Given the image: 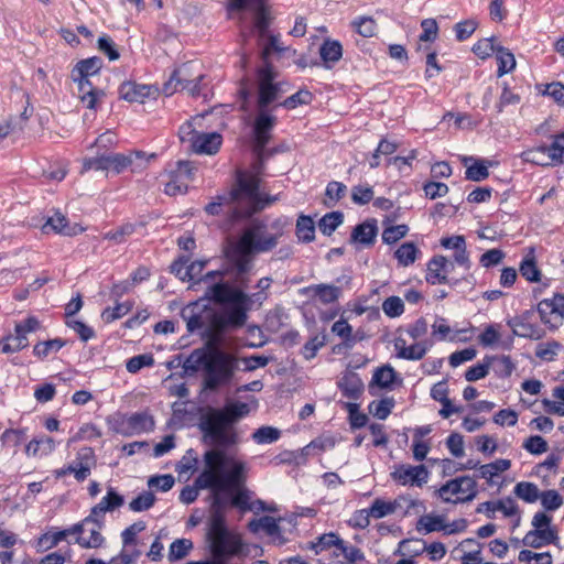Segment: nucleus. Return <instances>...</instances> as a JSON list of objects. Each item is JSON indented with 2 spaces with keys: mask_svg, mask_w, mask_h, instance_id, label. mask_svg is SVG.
I'll list each match as a JSON object with an SVG mask.
<instances>
[{
  "mask_svg": "<svg viewBox=\"0 0 564 564\" xmlns=\"http://www.w3.org/2000/svg\"><path fill=\"white\" fill-rule=\"evenodd\" d=\"M203 460L204 469L195 479L194 486H186L180 494L183 503L194 502L200 489H212L215 492L228 490L238 488L247 480L249 468L246 462L221 448L206 451Z\"/></svg>",
  "mask_w": 564,
  "mask_h": 564,
  "instance_id": "1",
  "label": "nucleus"
},
{
  "mask_svg": "<svg viewBox=\"0 0 564 564\" xmlns=\"http://www.w3.org/2000/svg\"><path fill=\"white\" fill-rule=\"evenodd\" d=\"M260 177L250 171L239 172L234 188L218 196L205 210L209 215L227 214L232 221L246 218L263 209L271 200L263 199L259 192Z\"/></svg>",
  "mask_w": 564,
  "mask_h": 564,
  "instance_id": "2",
  "label": "nucleus"
},
{
  "mask_svg": "<svg viewBox=\"0 0 564 564\" xmlns=\"http://www.w3.org/2000/svg\"><path fill=\"white\" fill-rule=\"evenodd\" d=\"M272 283L271 278H262L258 281L257 288L260 292L252 295L246 294L242 290L234 288L228 283H215L205 291V297L216 304L228 306L225 312V324L240 327L247 321V312L252 303L261 304L267 299V291Z\"/></svg>",
  "mask_w": 564,
  "mask_h": 564,
  "instance_id": "3",
  "label": "nucleus"
},
{
  "mask_svg": "<svg viewBox=\"0 0 564 564\" xmlns=\"http://www.w3.org/2000/svg\"><path fill=\"white\" fill-rule=\"evenodd\" d=\"M188 371L203 370V387L215 391L228 384L237 368L235 356L219 348L195 349L184 362Z\"/></svg>",
  "mask_w": 564,
  "mask_h": 564,
  "instance_id": "4",
  "label": "nucleus"
},
{
  "mask_svg": "<svg viewBox=\"0 0 564 564\" xmlns=\"http://www.w3.org/2000/svg\"><path fill=\"white\" fill-rule=\"evenodd\" d=\"M274 231H269L262 224H254L247 228L231 251V261L241 275L251 269V257L254 252H264L273 249L278 238L282 235L278 221L272 224Z\"/></svg>",
  "mask_w": 564,
  "mask_h": 564,
  "instance_id": "5",
  "label": "nucleus"
},
{
  "mask_svg": "<svg viewBox=\"0 0 564 564\" xmlns=\"http://www.w3.org/2000/svg\"><path fill=\"white\" fill-rule=\"evenodd\" d=\"M219 499L213 502L214 512L209 521L207 542L210 555L226 564L232 557L239 556L243 551L242 538L239 533L228 529L225 516L219 510Z\"/></svg>",
  "mask_w": 564,
  "mask_h": 564,
  "instance_id": "6",
  "label": "nucleus"
},
{
  "mask_svg": "<svg viewBox=\"0 0 564 564\" xmlns=\"http://www.w3.org/2000/svg\"><path fill=\"white\" fill-rule=\"evenodd\" d=\"M198 427L204 441L221 448L239 443V434L223 412L217 408H208L200 414Z\"/></svg>",
  "mask_w": 564,
  "mask_h": 564,
  "instance_id": "7",
  "label": "nucleus"
},
{
  "mask_svg": "<svg viewBox=\"0 0 564 564\" xmlns=\"http://www.w3.org/2000/svg\"><path fill=\"white\" fill-rule=\"evenodd\" d=\"M477 482L470 476H459L443 484L436 490V497L445 503H464L477 496Z\"/></svg>",
  "mask_w": 564,
  "mask_h": 564,
  "instance_id": "8",
  "label": "nucleus"
},
{
  "mask_svg": "<svg viewBox=\"0 0 564 564\" xmlns=\"http://www.w3.org/2000/svg\"><path fill=\"white\" fill-rule=\"evenodd\" d=\"M268 0H230L227 11L230 18H241L242 12H250L253 15V26L261 39L269 34L270 20L265 9Z\"/></svg>",
  "mask_w": 564,
  "mask_h": 564,
  "instance_id": "9",
  "label": "nucleus"
},
{
  "mask_svg": "<svg viewBox=\"0 0 564 564\" xmlns=\"http://www.w3.org/2000/svg\"><path fill=\"white\" fill-rule=\"evenodd\" d=\"M180 139L183 143H188L192 150L197 154H215L218 152L223 137L217 132H199L193 129L191 122L180 127Z\"/></svg>",
  "mask_w": 564,
  "mask_h": 564,
  "instance_id": "10",
  "label": "nucleus"
},
{
  "mask_svg": "<svg viewBox=\"0 0 564 564\" xmlns=\"http://www.w3.org/2000/svg\"><path fill=\"white\" fill-rule=\"evenodd\" d=\"M194 165L189 161H177L167 164L165 174L169 181L165 183L164 193L170 196L185 194L189 183L194 178Z\"/></svg>",
  "mask_w": 564,
  "mask_h": 564,
  "instance_id": "11",
  "label": "nucleus"
},
{
  "mask_svg": "<svg viewBox=\"0 0 564 564\" xmlns=\"http://www.w3.org/2000/svg\"><path fill=\"white\" fill-rule=\"evenodd\" d=\"M259 96L258 106L260 109L267 108L270 104L279 99L290 89L286 82H274L275 73L270 65H265L259 70Z\"/></svg>",
  "mask_w": 564,
  "mask_h": 564,
  "instance_id": "12",
  "label": "nucleus"
},
{
  "mask_svg": "<svg viewBox=\"0 0 564 564\" xmlns=\"http://www.w3.org/2000/svg\"><path fill=\"white\" fill-rule=\"evenodd\" d=\"M430 470L423 465L399 464L390 473L391 479L399 486L422 488L429 482Z\"/></svg>",
  "mask_w": 564,
  "mask_h": 564,
  "instance_id": "13",
  "label": "nucleus"
},
{
  "mask_svg": "<svg viewBox=\"0 0 564 564\" xmlns=\"http://www.w3.org/2000/svg\"><path fill=\"white\" fill-rule=\"evenodd\" d=\"M154 429V420L147 412H135L120 415L113 422V431L123 436H134L149 433Z\"/></svg>",
  "mask_w": 564,
  "mask_h": 564,
  "instance_id": "14",
  "label": "nucleus"
},
{
  "mask_svg": "<svg viewBox=\"0 0 564 564\" xmlns=\"http://www.w3.org/2000/svg\"><path fill=\"white\" fill-rule=\"evenodd\" d=\"M123 503V496L118 494L115 488L108 487L106 496L91 508L89 516H87L82 523H84V527L88 523L101 527L105 520V514L119 509Z\"/></svg>",
  "mask_w": 564,
  "mask_h": 564,
  "instance_id": "15",
  "label": "nucleus"
},
{
  "mask_svg": "<svg viewBox=\"0 0 564 564\" xmlns=\"http://www.w3.org/2000/svg\"><path fill=\"white\" fill-rule=\"evenodd\" d=\"M538 312L545 325L557 328L564 319V294L556 293L552 299L540 301Z\"/></svg>",
  "mask_w": 564,
  "mask_h": 564,
  "instance_id": "16",
  "label": "nucleus"
},
{
  "mask_svg": "<svg viewBox=\"0 0 564 564\" xmlns=\"http://www.w3.org/2000/svg\"><path fill=\"white\" fill-rule=\"evenodd\" d=\"M156 155L154 153L147 154L142 151H131L128 154L123 153H113L106 155L107 161V172H113L116 174H120L126 171L128 167H132V171H135L140 166H134L133 163L135 160H147L154 159Z\"/></svg>",
  "mask_w": 564,
  "mask_h": 564,
  "instance_id": "17",
  "label": "nucleus"
},
{
  "mask_svg": "<svg viewBox=\"0 0 564 564\" xmlns=\"http://www.w3.org/2000/svg\"><path fill=\"white\" fill-rule=\"evenodd\" d=\"M511 467V460L506 458H499L488 464H482L478 467L477 477L486 480L489 487L499 486L501 487L500 476L509 470Z\"/></svg>",
  "mask_w": 564,
  "mask_h": 564,
  "instance_id": "18",
  "label": "nucleus"
},
{
  "mask_svg": "<svg viewBox=\"0 0 564 564\" xmlns=\"http://www.w3.org/2000/svg\"><path fill=\"white\" fill-rule=\"evenodd\" d=\"M477 512L485 513L487 518L495 519L497 512L505 517H513L518 513V506L512 498H503L496 501H486L478 506Z\"/></svg>",
  "mask_w": 564,
  "mask_h": 564,
  "instance_id": "19",
  "label": "nucleus"
},
{
  "mask_svg": "<svg viewBox=\"0 0 564 564\" xmlns=\"http://www.w3.org/2000/svg\"><path fill=\"white\" fill-rule=\"evenodd\" d=\"M394 349L397 357L405 360H421L430 349L426 341H416L408 345L406 340L402 337L394 339Z\"/></svg>",
  "mask_w": 564,
  "mask_h": 564,
  "instance_id": "20",
  "label": "nucleus"
},
{
  "mask_svg": "<svg viewBox=\"0 0 564 564\" xmlns=\"http://www.w3.org/2000/svg\"><path fill=\"white\" fill-rule=\"evenodd\" d=\"M59 442L45 434L34 436L25 446V454L30 457L42 458L51 455Z\"/></svg>",
  "mask_w": 564,
  "mask_h": 564,
  "instance_id": "21",
  "label": "nucleus"
},
{
  "mask_svg": "<svg viewBox=\"0 0 564 564\" xmlns=\"http://www.w3.org/2000/svg\"><path fill=\"white\" fill-rule=\"evenodd\" d=\"M520 158L523 162L540 166H555L562 164L561 161H554L552 158L551 144L528 149L520 154Z\"/></svg>",
  "mask_w": 564,
  "mask_h": 564,
  "instance_id": "22",
  "label": "nucleus"
},
{
  "mask_svg": "<svg viewBox=\"0 0 564 564\" xmlns=\"http://www.w3.org/2000/svg\"><path fill=\"white\" fill-rule=\"evenodd\" d=\"M275 117L267 113L263 109L257 115L253 124V134L257 144L263 148L270 139V132L275 124Z\"/></svg>",
  "mask_w": 564,
  "mask_h": 564,
  "instance_id": "23",
  "label": "nucleus"
},
{
  "mask_svg": "<svg viewBox=\"0 0 564 564\" xmlns=\"http://www.w3.org/2000/svg\"><path fill=\"white\" fill-rule=\"evenodd\" d=\"M84 523L79 522L64 530H50L39 538V546L43 550H51L59 542L64 541L70 534H79L83 532Z\"/></svg>",
  "mask_w": 564,
  "mask_h": 564,
  "instance_id": "24",
  "label": "nucleus"
},
{
  "mask_svg": "<svg viewBox=\"0 0 564 564\" xmlns=\"http://www.w3.org/2000/svg\"><path fill=\"white\" fill-rule=\"evenodd\" d=\"M446 265V257L438 254L431 258L426 263V282L431 285L448 283L445 271Z\"/></svg>",
  "mask_w": 564,
  "mask_h": 564,
  "instance_id": "25",
  "label": "nucleus"
},
{
  "mask_svg": "<svg viewBox=\"0 0 564 564\" xmlns=\"http://www.w3.org/2000/svg\"><path fill=\"white\" fill-rule=\"evenodd\" d=\"M557 540V531L554 528H545V530L529 531L522 542L525 546L540 549L549 544H555Z\"/></svg>",
  "mask_w": 564,
  "mask_h": 564,
  "instance_id": "26",
  "label": "nucleus"
},
{
  "mask_svg": "<svg viewBox=\"0 0 564 564\" xmlns=\"http://www.w3.org/2000/svg\"><path fill=\"white\" fill-rule=\"evenodd\" d=\"M93 465L94 453L91 448H83L78 453L77 459L69 464V467H72L70 474H74L77 481H84L90 475Z\"/></svg>",
  "mask_w": 564,
  "mask_h": 564,
  "instance_id": "27",
  "label": "nucleus"
},
{
  "mask_svg": "<svg viewBox=\"0 0 564 564\" xmlns=\"http://www.w3.org/2000/svg\"><path fill=\"white\" fill-rule=\"evenodd\" d=\"M205 265H206V261H193L192 263H189L187 265V271H188L187 281H194L196 283L203 281L205 283H210V286L218 282L224 283L223 282L224 273L218 270L210 271L202 278V272H203ZM208 288H209V285L207 286V289Z\"/></svg>",
  "mask_w": 564,
  "mask_h": 564,
  "instance_id": "28",
  "label": "nucleus"
},
{
  "mask_svg": "<svg viewBox=\"0 0 564 564\" xmlns=\"http://www.w3.org/2000/svg\"><path fill=\"white\" fill-rule=\"evenodd\" d=\"M74 82L78 84L79 98L89 109H95L98 98L102 95V91L94 88L88 77H82L72 75Z\"/></svg>",
  "mask_w": 564,
  "mask_h": 564,
  "instance_id": "29",
  "label": "nucleus"
},
{
  "mask_svg": "<svg viewBox=\"0 0 564 564\" xmlns=\"http://www.w3.org/2000/svg\"><path fill=\"white\" fill-rule=\"evenodd\" d=\"M377 234V221L375 219H368L354 228L351 232V240L364 246H372Z\"/></svg>",
  "mask_w": 564,
  "mask_h": 564,
  "instance_id": "30",
  "label": "nucleus"
},
{
  "mask_svg": "<svg viewBox=\"0 0 564 564\" xmlns=\"http://www.w3.org/2000/svg\"><path fill=\"white\" fill-rule=\"evenodd\" d=\"M119 94L121 98L129 102H143L151 94V87L137 83H123L120 86Z\"/></svg>",
  "mask_w": 564,
  "mask_h": 564,
  "instance_id": "31",
  "label": "nucleus"
},
{
  "mask_svg": "<svg viewBox=\"0 0 564 564\" xmlns=\"http://www.w3.org/2000/svg\"><path fill=\"white\" fill-rule=\"evenodd\" d=\"M319 55L326 68H330L343 56V46L336 40L327 39L319 47Z\"/></svg>",
  "mask_w": 564,
  "mask_h": 564,
  "instance_id": "32",
  "label": "nucleus"
},
{
  "mask_svg": "<svg viewBox=\"0 0 564 564\" xmlns=\"http://www.w3.org/2000/svg\"><path fill=\"white\" fill-rule=\"evenodd\" d=\"M397 378L398 375L390 365L381 366L375 370L370 388L376 386L380 389L392 390Z\"/></svg>",
  "mask_w": 564,
  "mask_h": 564,
  "instance_id": "33",
  "label": "nucleus"
},
{
  "mask_svg": "<svg viewBox=\"0 0 564 564\" xmlns=\"http://www.w3.org/2000/svg\"><path fill=\"white\" fill-rule=\"evenodd\" d=\"M338 388L344 397L351 400H358L364 392V383L355 373L344 376L338 382Z\"/></svg>",
  "mask_w": 564,
  "mask_h": 564,
  "instance_id": "34",
  "label": "nucleus"
},
{
  "mask_svg": "<svg viewBox=\"0 0 564 564\" xmlns=\"http://www.w3.org/2000/svg\"><path fill=\"white\" fill-rule=\"evenodd\" d=\"M422 251L414 242H403L394 251V258L401 267L412 265L420 257Z\"/></svg>",
  "mask_w": 564,
  "mask_h": 564,
  "instance_id": "35",
  "label": "nucleus"
},
{
  "mask_svg": "<svg viewBox=\"0 0 564 564\" xmlns=\"http://www.w3.org/2000/svg\"><path fill=\"white\" fill-rule=\"evenodd\" d=\"M66 344L67 341L59 337L39 341L33 347V355L37 359L44 360L53 355H56L64 346H66Z\"/></svg>",
  "mask_w": 564,
  "mask_h": 564,
  "instance_id": "36",
  "label": "nucleus"
},
{
  "mask_svg": "<svg viewBox=\"0 0 564 564\" xmlns=\"http://www.w3.org/2000/svg\"><path fill=\"white\" fill-rule=\"evenodd\" d=\"M501 324L490 323L484 326L482 332L478 335V343L484 348H495L501 343Z\"/></svg>",
  "mask_w": 564,
  "mask_h": 564,
  "instance_id": "37",
  "label": "nucleus"
},
{
  "mask_svg": "<svg viewBox=\"0 0 564 564\" xmlns=\"http://www.w3.org/2000/svg\"><path fill=\"white\" fill-rule=\"evenodd\" d=\"M519 272L528 282H541V270L538 268L533 251L528 253L520 262Z\"/></svg>",
  "mask_w": 564,
  "mask_h": 564,
  "instance_id": "38",
  "label": "nucleus"
},
{
  "mask_svg": "<svg viewBox=\"0 0 564 564\" xmlns=\"http://www.w3.org/2000/svg\"><path fill=\"white\" fill-rule=\"evenodd\" d=\"M248 529L253 532H265L270 536L280 534V525L275 518L270 516H263L259 519H253L249 522Z\"/></svg>",
  "mask_w": 564,
  "mask_h": 564,
  "instance_id": "39",
  "label": "nucleus"
},
{
  "mask_svg": "<svg viewBox=\"0 0 564 564\" xmlns=\"http://www.w3.org/2000/svg\"><path fill=\"white\" fill-rule=\"evenodd\" d=\"M307 292H313L314 295L323 304H330L336 302L341 294L340 288L330 284L312 285L307 288Z\"/></svg>",
  "mask_w": 564,
  "mask_h": 564,
  "instance_id": "40",
  "label": "nucleus"
},
{
  "mask_svg": "<svg viewBox=\"0 0 564 564\" xmlns=\"http://www.w3.org/2000/svg\"><path fill=\"white\" fill-rule=\"evenodd\" d=\"M234 426L238 421L250 413V406L246 402H228L224 408L219 409Z\"/></svg>",
  "mask_w": 564,
  "mask_h": 564,
  "instance_id": "41",
  "label": "nucleus"
},
{
  "mask_svg": "<svg viewBox=\"0 0 564 564\" xmlns=\"http://www.w3.org/2000/svg\"><path fill=\"white\" fill-rule=\"evenodd\" d=\"M445 518L438 514H424L420 517L416 523V530L425 534L431 532H443Z\"/></svg>",
  "mask_w": 564,
  "mask_h": 564,
  "instance_id": "42",
  "label": "nucleus"
},
{
  "mask_svg": "<svg viewBox=\"0 0 564 564\" xmlns=\"http://www.w3.org/2000/svg\"><path fill=\"white\" fill-rule=\"evenodd\" d=\"M455 327H452L445 317L436 316L431 326L432 336L436 341H453Z\"/></svg>",
  "mask_w": 564,
  "mask_h": 564,
  "instance_id": "43",
  "label": "nucleus"
},
{
  "mask_svg": "<svg viewBox=\"0 0 564 564\" xmlns=\"http://www.w3.org/2000/svg\"><path fill=\"white\" fill-rule=\"evenodd\" d=\"M332 333L343 340L346 348H352L357 343V338L352 334L351 325L344 318H340L333 324Z\"/></svg>",
  "mask_w": 564,
  "mask_h": 564,
  "instance_id": "44",
  "label": "nucleus"
},
{
  "mask_svg": "<svg viewBox=\"0 0 564 564\" xmlns=\"http://www.w3.org/2000/svg\"><path fill=\"white\" fill-rule=\"evenodd\" d=\"M492 166L490 161L474 160V162L466 167L465 175L467 180L480 182L489 176L488 169Z\"/></svg>",
  "mask_w": 564,
  "mask_h": 564,
  "instance_id": "45",
  "label": "nucleus"
},
{
  "mask_svg": "<svg viewBox=\"0 0 564 564\" xmlns=\"http://www.w3.org/2000/svg\"><path fill=\"white\" fill-rule=\"evenodd\" d=\"M29 345L28 337L21 336L20 334H10L0 340V350L3 354L18 352Z\"/></svg>",
  "mask_w": 564,
  "mask_h": 564,
  "instance_id": "46",
  "label": "nucleus"
},
{
  "mask_svg": "<svg viewBox=\"0 0 564 564\" xmlns=\"http://www.w3.org/2000/svg\"><path fill=\"white\" fill-rule=\"evenodd\" d=\"M496 59L498 63L497 75L499 77L512 72L516 67L514 55L502 46H498L496 52Z\"/></svg>",
  "mask_w": 564,
  "mask_h": 564,
  "instance_id": "47",
  "label": "nucleus"
},
{
  "mask_svg": "<svg viewBox=\"0 0 564 564\" xmlns=\"http://www.w3.org/2000/svg\"><path fill=\"white\" fill-rule=\"evenodd\" d=\"M399 506L398 499L393 501H387L381 498H377L373 500L371 506L369 507V513L375 519H381L387 516L393 514Z\"/></svg>",
  "mask_w": 564,
  "mask_h": 564,
  "instance_id": "48",
  "label": "nucleus"
},
{
  "mask_svg": "<svg viewBox=\"0 0 564 564\" xmlns=\"http://www.w3.org/2000/svg\"><path fill=\"white\" fill-rule=\"evenodd\" d=\"M101 59L99 57H89L86 59L79 61L74 67L72 75L82 76V77H90L96 75L101 68Z\"/></svg>",
  "mask_w": 564,
  "mask_h": 564,
  "instance_id": "49",
  "label": "nucleus"
},
{
  "mask_svg": "<svg viewBox=\"0 0 564 564\" xmlns=\"http://www.w3.org/2000/svg\"><path fill=\"white\" fill-rule=\"evenodd\" d=\"M296 236L299 240L311 242L315 238V224L310 216L301 215L296 221Z\"/></svg>",
  "mask_w": 564,
  "mask_h": 564,
  "instance_id": "50",
  "label": "nucleus"
},
{
  "mask_svg": "<svg viewBox=\"0 0 564 564\" xmlns=\"http://www.w3.org/2000/svg\"><path fill=\"white\" fill-rule=\"evenodd\" d=\"M513 492L519 499L528 503L535 502L540 497L538 486L530 481L518 482L513 489Z\"/></svg>",
  "mask_w": 564,
  "mask_h": 564,
  "instance_id": "51",
  "label": "nucleus"
},
{
  "mask_svg": "<svg viewBox=\"0 0 564 564\" xmlns=\"http://www.w3.org/2000/svg\"><path fill=\"white\" fill-rule=\"evenodd\" d=\"M184 70L180 68L172 73L170 79L163 85L164 95L171 96L177 90L189 88L191 82L182 76Z\"/></svg>",
  "mask_w": 564,
  "mask_h": 564,
  "instance_id": "52",
  "label": "nucleus"
},
{
  "mask_svg": "<svg viewBox=\"0 0 564 564\" xmlns=\"http://www.w3.org/2000/svg\"><path fill=\"white\" fill-rule=\"evenodd\" d=\"M280 437V430L269 425L257 429L251 435L252 441L259 445L275 443Z\"/></svg>",
  "mask_w": 564,
  "mask_h": 564,
  "instance_id": "53",
  "label": "nucleus"
},
{
  "mask_svg": "<svg viewBox=\"0 0 564 564\" xmlns=\"http://www.w3.org/2000/svg\"><path fill=\"white\" fill-rule=\"evenodd\" d=\"M133 307V303L126 301L117 303L113 307H106L101 313V318L109 324L127 315Z\"/></svg>",
  "mask_w": 564,
  "mask_h": 564,
  "instance_id": "54",
  "label": "nucleus"
},
{
  "mask_svg": "<svg viewBox=\"0 0 564 564\" xmlns=\"http://www.w3.org/2000/svg\"><path fill=\"white\" fill-rule=\"evenodd\" d=\"M343 220L344 215L341 212L327 213L318 223L319 230L322 234L329 236L343 224Z\"/></svg>",
  "mask_w": 564,
  "mask_h": 564,
  "instance_id": "55",
  "label": "nucleus"
},
{
  "mask_svg": "<svg viewBox=\"0 0 564 564\" xmlns=\"http://www.w3.org/2000/svg\"><path fill=\"white\" fill-rule=\"evenodd\" d=\"M395 405L393 398L387 397L369 404V412L379 420H386Z\"/></svg>",
  "mask_w": 564,
  "mask_h": 564,
  "instance_id": "56",
  "label": "nucleus"
},
{
  "mask_svg": "<svg viewBox=\"0 0 564 564\" xmlns=\"http://www.w3.org/2000/svg\"><path fill=\"white\" fill-rule=\"evenodd\" d=\"M193 542L189 539H177L170 545L169 561L175 562L184 558L193 549Z\"/></svg>",
  "mask_w": 564,
  "mask_h": 564,
  "instance_id": "57",
  "label": "nucleus"
},
{
  "mask_svg": "<svg viewBox=\"0 0 564 564\" xmlns=\"http://www.w3.org/2000/svg\"><path fill=\"white\" fill-rule=\"evenodd\" d=\"M334 554L336 556H344L349 564H359L365 560V555L359 547L348 544L344 540H341V545H339L338 550L335 551Z\"/></svg>",
  "mask_w": 564,
  "mask_h": 564,
  "instance_id": "58",
  "label": "nucleus"
},
{
  "mask_svg": "<svg viewBox=\"0 0 564 564\" xmlns=\"http://www.w3.org/2000/svg\"><path fill=\"white\" fill-rule=\"evenodd\" d=\"M351 26L364 37H372L377 32V23L371 17H358L351 21Z\"/></svg>",
  "mask_w": 564,
  "mask_h": 564,
  "instance_id": "59",
  "label": "nucleus"
},
{
  "mask_svg": "<svg viewBox=\"0 0 564 564\" xmlns=\"http://www.w3.org/2000/svg\"><path fill=\"white\" fill-rule=\"evenodd\" d=\"M409 232V226L405 224L389 226L383 229L381 238L383 243L393 245L404 238Z\"/></svg>",
  "mask_w": 564,
  "mask_h": 564,
  "instance_id": "60",
  "label": "nucleus"
},
{
  "mask_svg": "<svg viewBox=\"0 0 564 564\" xmlns=\"http://www.w3.org/2000/svg\"><path fill=\"white\" fill-rule=\"evenodd\" d=\"M313 100V95L307 89H300L295 94L284 99L279 106L285 109H295L297 106L308 105Z\"/></svg>",
  "mask_w": 564,
  "mask_h": 564,
  "instance_id": "61",
  "label": "nucleus"
},
{
  "mask_svg": "<svg viewBox=\"0 0 564 564\" xmlns=\"http://www.w3.org/2000/svg\"><path fill=\"white\" fill-rule=\"evenodd\" d=\"M154 362L155 361L152 354H142L128 359L126 362V369L130 373H137L142 368L152 367Z\"/></svg>",
  "mask_w": 564,
  "mask_h": 564,
  "instance_id": "62",
  "label": "nucleus"
},
{
  "mask_svg": "<svg viewBox=\"0 0 564 564\" xmlns=\"http://www.w3.org/2000/svg\"><path fill=\"white\" fill-rule=\"evenodd\" d=\"M347 191V187L345 184L336 181H332L327 184L325 196L326 202L325 204L329 207L335 206V204L344 197L345 193Z\"/></svg>",
  "mask_w": 564,
  "mask_h": 564,
  "instance_id": "63",
  "label": "nucleus"
},
{
  "mask_svg": "<svg viewBox=\"0 0 564 564\" xmlns=\"http://www.w3.org/2000/svg\"><path fill=\"white\" fill-rule=\"evenodd\" d=\"M155 496L151 491H143L129 502V509L133 512H142L153 507Z\"/></svg>",
  "mask_w": 564,
  "mask_h": 564,
  "instance_id": "64",
  "label": "nucleus"
}]
</instances>
